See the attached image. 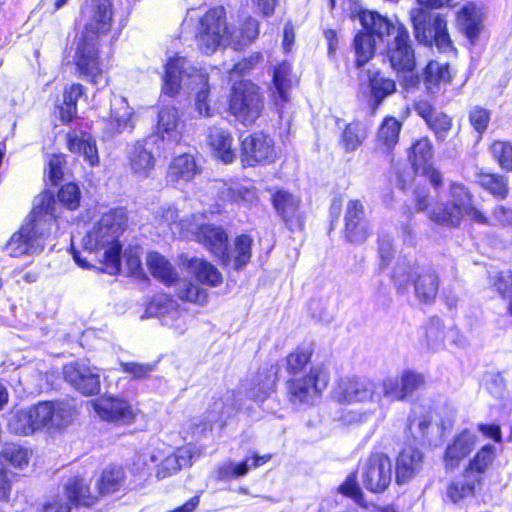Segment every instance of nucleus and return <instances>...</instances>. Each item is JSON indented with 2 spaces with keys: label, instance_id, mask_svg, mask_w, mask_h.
<instances>
[{
  "label": "nucleus",
  "instance_id": "f257e3e1",
  "mask_svg": "<svg viewBox=\"0 0 512 512\" xmlns=\"http://www.w3.org/2000/svg\"><path fill=\"white\" fill-rule=\"evenodd\" d=\"M112 15L110 0H91L86 10L85 30L79 38L74 56L79 73L96 86L107 84L98 60L97 37L110 30Z\"/></svg>",
  "mask_w": 512,
  "mask_h": 512
},
{
  "label": "nucleus",
  "instance_id": "f03ea898",
  "mask_svg": "<svg viewBox=\"0 0 512 512\" xmlns=\"http://www.w3.org/2000/svg\"><path fill=\"white\" fill-rule=\"evenodd\" d=\"M56 216L57 203L53 195L48 192L40 194L35 200L31 219L10 237L4 250L11 257L41 252L44 241L51 234Z\"/></svg>",
  "mask_w": 512,
  "mask_h": 512
},
{
  "label": "nucleus",
  "instance_id": "7ed1b4c3",
  "mask_svg": "<svg viewBox=\"0 0 512 512\" xmlns=\"http://www.w3.org/2000/svg\"><path fill=\"white\" fill-rule=\"evenodd\" d=\"M126 213L122 208L104 213L92 229L83 237V246L93 253L103 270L114 275L121 265V244L118 240L126 225Z\"/></svg>",
  "mask_w": 512,
  "mask_h": 512
},
{
  "label": "nucleus",
  "instance_id": "20e7f679",
  "mask_svg": "<svg viewBox=\"0 0 512 512\" xmlns=\"http://www.w3.org/2000/svg\"><path fill=\"white\" fill-rule=\"evenodd\" d=\"M184 87L197 90L195 110L200 117H210L212 112L208 100L207 73L192 66L186 58H171L165 66L162 90L165 94L173 97Z\"/></svg>",
  "mask_w": 512,
  "mask_h": 512
},
{
  "label": "nucleus",
  "instance_id": "39448f33",
  "mask_svg": "<svg viewBox=\"0 0 512 512\" xmlns=\"http://www.w3.org/2000/svg\"><path fill=\"white\" fill-rule=\"evenodd\" d=\"M464 217L478 224H490L488 217L473 205L472 193L464 185L453 182L449 187L447 203L434 207L429 218L441 225L458 227Z\"/></svg>",
  "mask_w": 512,
  "mask_h": 512
},
{
  "label": "nucleus",
  "instance_id": "423d86ee",
  "mask_svg": "<svg viewBox=\"0 0 512 512\" xmlns=\"http://www.w3.org/2000/svg\"><path fill=\"white\" fill-rule=\"evenodd\" d=\"M392 278L399 289L413 284L416 298L423 303H432L437 296L440 280L436 271L430 267L420 266L407 258H399Z\"/></svg>",
  "mask_w": 512,
  "mask_h": 512
},
{
  "label": "nucleus",
  "instance_id": "0eeeda50",
  "mask_svg": "<svg viewBox=\"0 0 512 512\" xmlns=\"http://www.w3.org/2000/svg\"><path fill=\"white\" fill-rule=\"evenodd\" d=\"M195 39L198 48L207 55L221 46H230L231 31L226 22L224 7H214L200 18Z\"/></svg>",
  "mask_w": 512,
  "mask_h": 512
},
{
  "label": "nucleus",
  "instance_id": "6e6552de",
  "mask_svg": "<svg viewBox=\"0 0 512 512\" xmlns=\"http://www.w3.org/2000/svg\"><path fill=\"white\" fill-rule=\"evenodd\" d=\"M143 463L152 466L155 477L162 480L178 473L184 467L190 466L194 457V451L190 446L173 450L170 447H156L143 454Z\"/></svg>",
  "mask_w": 512,
  "mask_h": 512
},
{
  "label": "nucleus",
  "instance_id": "1a4fd4ad",
  "mask_svg": "<svg viewBox=\"0 0 512 512\" xmlns=\"http://www.w3.org/2000/svg\"><path fill=\"white\" fill-rule=\"evenodd\" d=\"M264 107L263 97L257 85L251 82L235 84L231 93L230 113L244 125L255 122Z\"/></svg>",
  "mask_w": 512,
  "mask_h": 512
},
{
  "label": "nucleus",
  "instance_id": "9d476101",
  "mask_svg": "<svg viewBox=\"0 0 512 512\" xmlns=\"http://www.w3.org/2000/svg\"><path fill=\"white\" fill-rule=\"evenodd\" d=\"M97 499L98 495L90 492L84 479L74 477L66 482L63 495L51 497L41 512H71L72 505L91 506Z\"/></svg>",
  "mask_w": 512,
  "mask_h": 512
},
{
  "label": "nucleus",
  "instance_id": "9b49d317",
  "mask_svg": "<svg viewBox=\"0 0 512 512\" xmlns=\"http://www.w3.org/2000/svg\"><path fill=\"white\" fill-rule=\"evenodd\" d=\"M329 378V370L325 365L312 367L308 375L287 382L290 400L294 404L312 403L327 388Z\"/></svg>",
  "mask_w": 512,
  "mask_h": 512
},
{
  "label": "nucleus",
  "instance_id": "f8f14e48",
  "mask_svg": "<svg viewBox=\"0 0 512 512\" xmlns=\"http://www.w3.org/2000/svg\"><path fill=\"white\" fill-rule=\"evenodd\" d=\"M332 397L340 404L381 403V396L377 394V385L372 380L359 376L340 379L332 391Z\"/></svg>",
  "mask_w": 512,
  "mask_h": 512
},
{
  "label": "nucleus",
  "instance_id": "ddd939ff",
  "mask_svg": "<svg viewBox=\"0 0 512 512\" xmlns=\"http://www.w3.org/2000/svg\"><path fill=\"white\" fill-rule=\"evenodd\" d=\"M446 340L454 346L465 347L467 340L455 327H446L438 317L430 318L419 331V342L428 351L438 352L445 348Z\"/></svg>",
  "mask_w": 512,
  "mask_h": 512
},
{
  "label": "nucleus",
  "instance_id": "4468645a",
  "mask_svg": "<svg viewBox=\"0 0 512 512\" xmlns=\"http://www.w3.org/2000/svg\"><path fill=\"white\" fill-rule=\"evenodd\" d=\"M28 409L37 431L63 428L71 423L74 413L70 405L62 402H39Z\"/></svg>",
  "mask_w": 512,
  "mask_h": 512
},
{
  "label": "nucleus",
  "instance_id": "2eb2a0df",
  "mask_svg": "<svg viewBox=\"0 0 512 512\" xmlns=\"http://www.w3.org/2000/svg\"><path fill=\"white\" fill-rule=\"evenodd\" d=\"M178 225H181L182 229L195 235L197 241L215 254L223 264L229 263L230 255L227 253L228 238L223 229L208 224L197 225L190 223L189 219L181 220Z\"/></svg>",
  "mask_w": 512,
  "mask_h": 512
},
{
  "label": "nucleus",
  "instance_id": "dca6fc26",
  "mask_svg": "<svg viewBox=\"0 0 512 512\" xmlns=\"http://www.w3.org/2000/svg\"><path fill=\"white\" fill-rule=\"evenodd\" d=\"M425 383L424 376L414 371H405L400 376H388L380 385L381 399L389 401H404L422 388Z\"/></svg>",
  "mask_w": 512,
  "mask_h": 512
},
{
  "label": "nucleus",
  "instance_id": "f3484780",
  "mask_svg": "<svg viewBox=\"0 0 512 512\" xmlns=\"http://www.w3.org/2000/svg\"><path fill=\"white\" fill-rule=\"evenodd\" d=\"M392 480V462L383 453L371 455L365 462L362 471V482L366 489L373 493L385 491Z\"/></svg>",
  "mask_w": 512,
  "mask_h": 512
},
{
  "label": "nucleus",
  "instance_id": "a211bd4d",
  "mask_svg": "<svg viewBox=\"0 0 512 512\" xmlns=\"http://www.w3.org/2000/svg\"><path fill=\"white\" fill-rule=\"evenodd\" d=\"M387 59L396 72H411L415 65V54L409 32L403 24H399L397 34L387 48Z\"/></svg>",
  "mask_w": 512,
  "mask_h": 512
},
{
  "label": "nucleus",
  "instance_id": "6ab92c4d",
  "mask_svg": "<svg viewBox=\"0 0 512 512\" xmlns=\"http://www.w3.org/2000/svg\"><path fill=\"white\" fill-rule=\"evenodd\" d=\"M65 380L85 396L96 395L100 391V373L86 361L71 362L64 366Z\"/></svg>",
  "mask_w": 512,
  "mask_h": 512
},
{
  "label": "nucleus",
  "instance_id": "aec40b11",
  "mask_svg": "<svg viewBox=\"0 0 512 512\" xmlns=\"http://www.w3.org/2000/svg\"><path fill=\"white\" fill-rule=\"evenodd\" d=\"M151 316L158 317L162 324L168 326L177 334H183L187 329V315L179 309L178 303L168 295H157L147 308Z\"/></svg>",
  "mask_w": 512,
  "mask_h": 512
},
{
  "label": "nucleus",
  "instance_id": "412c9836",
  "mask_svg": "<svg viewBox=\"0 0 512 512\" xmlns=\"http://www.w3.org/2000/svg\"><path fill=\"white\" fill-rule=\"evenodd\" d=\"M345 238L355 244L365 242L372 234L363 203L360 200L348 201L345 209Z\"/></svg>",
  "mask_w": 512,
  "mask_h": 512
},
{
  "label": "nucleus",
  "instance_id": "4be33fe9",
  "mask_svg": "<svg viewBox=\"0 0 512 512\" xmlns=\"http://www.w3.org/2000/svg\"><path fill=\"white\" fill-rule=\"evenodd\" d=\"M241 146L242 162L247 166L272 161L275 156L273 140L262 132L246 136Z\"/></svg>",
  "mask_w": 512,
  "mask_h": 512
},
{
  "label": "nucleus",
  "instance_id": "5701e85b",
  "mask_svg": "<svg viewBox=\"0 0 512 512\" xmlns=\"http://www.w3.org/2000/svg\"><path fill=\"white\" fill-rule=\"evenodd\" d=\"M272 203L278 216L286 227L291 230H301L304 216L300 210V199L285 190L277 191L272 197Z\"/></svg>",
  "mask_w": 512,
  "mask_h": 512
},
{
  "label": "nucleus",
  "instance_id": "b1692460",
  "mask_svg": "<svg viewBox=\"0 0 512 512\" xmlns=\"http://www.w3.org/2000/svg\"><path fill=\"white\" fill-rule=\"evenodd\" d=\"M96 414L105 421L121 424L132 423L135 412L124 399L115 397H101L93 402Z\"/></svg>",
  "mask_w": 512,
  "mask_h": 512
},
{
  "label": "nucleus",
  "instance_id": "393cba45",
  "mask_svg": "<svg viewBox=\"0 0 512 512\" xmlns=\"http://www.w3.org/2000/svg\"><path fill=\"white\" fill-rule=\"evenodd\" d=\"M133 115L134 110L125 97L113 96L109 116L104 120L107 135L113 137L126 129H133Z\"/></svg>",
  "mask_w": 512,
  "mask_h": 512
},
{
  "label": "nucleus",
  "instance_id": "a878e982",
  "mask_svg": "<svg viewBox=\"0 0 512 512\" xmlns=\"http://www.w3.org/2000/svg\"><path fill=\"white\" fill-rule=\"evenodd\" d=\"M128 165L133 173L139 179H146L152 174L156 159L153 153L146 148L145 142L137 141L129 145L126 149Z\"/></svg>",
  "mask_w": 512,
  "mask_h": 512
},
{
  "label": "nucleus",
  "instance_id": "bb28decb",
  "mask_svg": "<svg viewBox=\"0 0 512 512\" xmlns=\"http://www.w3.org/2000/svg\"><path fill=\"white\" fill-rule=\"evenodd\" d=\"M230 414L225 408L222 399L216 400L205 413L203 418L197 417L190 420L186 427V433L192 438L200 439L211 431L213 423L223 422L226 415Z\"/></svg>",
  "mask_w": 512,
  "mask_h": 512
},
{
  "label": "nucleus",
  "instance_id": "cd10ccee",
  "mask_svg": "<svg viewBox=\"0 0 512 512\" xmlns=\"http://www.w3.org/2000/svg\"><path fill=\"white\" fill-rule=\"evenodd\" d=\"M220 199L224 202L251 206L258 201L256 189L251 185H244L239 182H216Z\"/></svg>",
  "mask_w": 512,
  "mask_h": 512
},
{
  "label": "nucleus",
  "instance_id": "c85d7f7f",
  "mask_svg": "<svg viewBox=\"0 0 512 512\" xmlns=\"http://www.w3.org/2000/svg\"><path fill=\"white\" fill-rule=\"evenodd\" d=\"M423 453L413 447L403 448L396 461V482L405 484L419 473L423 465Z\"/></svg>",
  "mask_w": 512,
  "mask_h": 512
},
{
  "label": "nucleus",
  "instance_id": "c756f323",
  "mask_svg": "<svg viewBox=\"0 0 512 512\" xmlns=\"http://www.w3.org/2000/svg\"><path fill=\"white\" fill-rule=\"evenodd\" d=\"M359 20L366 32L372 35L378 42H385V37L397 34L398 25H395L386 17L374 11H363L359 14Z\"/></svg>",
  "mask_w": 512,
  "mask_h": 512
},
{
  "label": "nucleus",
  "instance_id": "7c9ffc66",
  "mask_svg": "<svg viewBox=\"0 0 512 512\" xmlns=\"http://www.w3.org/2000/svg\"><path fill=\"white\" fill-rule=\"evenodd\" d=\"M66 142L70 152L82 155L91 166L99 164L100 159L96 142L90 134L79 130H72L67 134Z\"/></svg>",
  "mask_w": 512,
  "mask_h": 512
},
{
  "label": "nucleus",
  "instance_id": "2f4dec72",
  "mask_svg": "<svg viewBox=\"0 0 512 512\" xmlns=\"http://www.w3.org/2000/svg\"><path fill=\"white\" fill-rule=\"evenodd\" d=\"M208 145L212 154L225 164L232 163L236 158V150L233 147V137L229 131L212 127L208 135Z\"/></svg>",
  "mask_w": 512,
  "mask_h": 512
},
{
  "label": "nucleus",
  "instance_id": "473e14b6",
  "mask_svg": "<svg viewBox=\"0 0 512 512\" xmlns=\"http://www.w3.org/2000/svg\"><path fill=\"white\" fill-rule=\"evenodd\" d=\"M183 124L178 110L173 106H164L158 113L157 131L163 140L179 142Z\"/></svg>",
  "mask_w": 512,
  "mask_h": 512
},
{
  "label": "nucleus",
  "instance_id": "72a5a7b5",
  "mask_svg": "<svg viewBox=\"0 0 512 512\" xmlns=\"http://www.w3.org/2000/svg\"><path fill=\"white\" fill-rule=\"evenodd\" d=\"M476 435L470 431H463L459 434L451 444H449L445 451V462L449 467H456L459 463L468 456L476 445Z\"/></svg>",
  "mask_w": 512,
  "mask_h": 512
},
{
  "label": "nucleus",
  "instance_id": "f704fd0d",
  "mask_svg": "<svg viewBox=\"0 0 512 512\" xmlns=\"http://www.w3.org/2000/svg\"><path fill=\"white\" fill-rule=\"evenodd\" d=\"M452 80V73L447 63L430 61L424 69V85L428 93L436 94L442 86L448 85Z\"/></svg>",
  "mask_w": 512,
  "mask_h": 512
},
{
  "label": "nucleus",
  "instance_id": "c9c22d12",
  "mask_svg": "<svg viewBox=\"0 0 512 512\" xmlns=\"http://www.w3.org/2000/svg\"><path fill=\"white\" fill-rule=\"evenodd\" d=\"M197 173L195 160L190 154H182L173 159L167 172V180L177 186L193 179Z\"/></svg>",
  "mask_w": 512,
  "mask_h": 512
},
{
  "label": "nucleus",
  "instance_id": "e433bc0d",
  "mask_svg": "<svg viewBox=\"0 0 512 512\" xmlns=\"http://www.w3.org/2000/svg\"><path fill=\"white\" fill-rule=\"evenodd\" d=\"M270 459L271 455L266 454L262 456L254 455L251 459H246L241 463H234L231 461L225 462L218 468V478L220 480H227L243 476L250 468H257L268 462Z\"/></svg>",
  "mask_w": 512,
  "mask_h": 512
},
{
  "label": "nucleus",
  "instance_id": "4c0bfd02",
  "mask_svg": "<svg viewBox=\"0 0 512 512\" xmlns=\"http://www.w3.org/2000/svg\"><path fill=\"white\" fill-rule=\"evenodd\" d=\"M184 265L203 284L217 286L222 282L218 269L204 259L194 257L184 262Z\"/></svg>",
  "mask_w": 512,
  "mask_h": 512
},
{
  "label": "nucleus",
  "instance_id": "58836bf2",
  "mask_svg": "<svg viewBox=\"0 0 512 512\" xmlns=\"http://www.w3.org/2000/svg\"><path fill=\"white\" fill-rule=\"evenodd\" d=\"M457 21L467 38L473 43L479 35L481 28V12L472 3L463 6L457 16Z\"/></svg>",
  "mask_w": 512,
  "mask_h": 512
},
{
  "label": "nucleus",
  "instance_id": "ea45409f",
  "mask_svg": "<svg viewBox=\"0 0 512 512\" xmlns=\"http://www.w3.org/2000/svg\"><path fill=\"white\" fill-rule=\"evenodd\" d=\"M146 265L150 273L166 285H171L177 280V272L161 254L150 252L146 257Z\"/></svg>",
  "mask_w": 512,
  "mask_h": 512
},
{
  "label": "nucleus",
  "instance_id": "a19ab883",
  "mask_svg": "<svg viewBox=\"0 0 512 512\" xmlns=\"http://www.w3.org/2000/svg\"><path fill=\"white\" fill-rule=\"evenodd\" d=\"M291 86V66L286 62H282L274 68L273 72V98L276 105L288 101V93Z\"/></svg>",
  "mask_w": 512,
  "mask_h": 512
},
{
  "label": "nucleus",
  "instance_id": "79ce46f5",
  "mask_svg": "<svg viewBox=\"0 0 512 512\" xmlns=\"http://www.w3.org/2000/svg\"><path fill=\"white\" fill-rule=\"evenodd\" d=\"M369 88L372 101L379 106L385 98L395 93L396 82L379 71H369Z\"/></svg>",
  "mask_w": 512,
  "mask_h": 512
},
{
  "label": "nucleus",
  "instance_id": "37998d69",
  "mask_svg": "<svg viewBox=\"0 0 512 512\" xmlns=\"http://www.w3.org/2000/svg\"><path fill=\"white\" fill-rule=\"evenodd\" d=\"M427 35L430 36L428 41H419L427 46L435 44L440 51L447 52L452 49V42L447 31V22L439 14L433 17L431 28L428 29Z\"/></svg>",
  "mask_w": 512,
  "mask_h": 512
},
{
  "label": "nucleus",
  "instance_id": "c03bdc74",
  "mask_svg": "<svg viewBox=\"0 0 512 512\" xmlns=\"http://www.w3.org/2000/svg\"><path fill=\"white\" fill-rule=\"evenodd\" d=\"M259 35V23L256 19L248 17L238 31H231L230 46L234 50H241L250 45Z\"/></svg>",
  "mask_w": 512,
  "mask_h": 512
},
{
  "label": "nucleus",
  "instance_id": "a18cd8bd",
  "mask_svg": "<svg viewBox=\"0 0 512 512\" xmlns=\"http://www.w3.org/2000/svg\"><path fill=\"white\" fill-rule=\"evenodd\" d=\"M496 457V448L492 444H486L477 451L465 469L466 475L478 476L484 474L492 465Z\"/></svg>",
  "mask_w": 512,
  "mask_h": 512
},
{
  "label": "nucleus",
  "instance_id": "49530a36",
  "mask_svg": "<svg viewBox=\"0 0 512 512\" xmlns=\"http://www.w3.org/2000/svg\"><path fill=\"white\" fill-rule=\"evenodd\" d=\"M124 480V471L121 467L106 468L96 482L99 495L112 494L120 490Z\"/></svg>",
  "mask_w": 512,
  "mask_h": 512
},
{
  "label": "nucleus",
  "instance_id": "de8ad7c7",
  "mask_svg": "<svg viewBox=\"0 0 512 512\" xmlns=\"http://www.w3.org/2000/svg\"><path fill=\"white\" fill-rule=\"evenodd\" d=\"M478 476H468L466 472L463 479L454 481L447 487V496L453 503H458L464 498L473 495L476 485L480 484Z\"/></svg>",
  "mask_w": 512,
  "mask_h": 512
},
{
  "label": "nucleus",
  "instance_id": "09e8293b",
  "mask_svg": "<svg viewBox=\"0 0 512 512\" xmlns=\"http://www.w3.org/2000/svg\"><path fill=\"white\" fill-rule=\"evenodd\" d=\"M491 287L508 302L507 312L512 315V270L497 271L489 276Z\"/></svg>",
  "mask_w": 512,
  "mask_h": 512
},
{
  "label": "nucleus",
  "instance_id": "8fccbe9b",
  "mask_svg": "<svg viewBox=\"0 0 512 512\" xmlns=\"http://www.w3.org/2000/svg\"><path fill=\"white\" fill-rule=\"evenodd\" d=\"M430 8L424 6L413 8L410 11V18L413 24L414 35L417 41H428L430 36L427 35L428 29L432 26V14Z\"/></svg>",
  "mask_w": 512,
  "mask_h": 512
},
{
  "label": "nucleus",
  "instance_id": "3c124183",
  "mask_svg": "<svg viewBox=\"0 0 512 512\" xmlns=\"http://www.w3.org/2000/svg\"><path fill=\"white\" fill-rule=\"evenodd\" d=\"M84 93L81 84L75 83L65 88L63 92V105L60 106V118L63 122L71 121L77 113V101Z\"/></svg>",
  "mask_w": 512,
  "mask_h": 512
},
{
  "label": "nucleus",
  "instance_id": "603ef678",
  "mask_svg": "<svg viewBox=\"0 0 512 512\" xmlns=\"http://www.w3.org/2000/svg\"><path fill=\"white\" fill-rule=\"evenodd\" d=\"M400 130L401 123L396 118L386 117L378 129V144L386 150H390L397 144Z\"/></svg>",
  "mask_w": 512,
  "mask_h": 512
},
{
  "label": "nucleus",
  "instance_id": "864d4df0",
  "mask_svg": "<svg viewBox=\"0 0 512 512\" xmlns=\"http://www.w3.org/2000/svg\"><path fill=\"white\" fill-rule=\"evenodd\" d=\"M432 145L427 138H422L416 141L409 155L411 163L416 172H420L423 169H427L428 166L432 165Z\"/></svg>",
  "mask_w": 512,
  "mask_h": 512
},
{
  "label": "nucleus",
  "instance_id": "5fc2aeb1",
  "mask_svg": "<svg viewBox=\"0 0 512 512\" xmlns=\"http://www.w3.org/2000/svg\"><path fill=\"white\" fill-rule=\"evenodd\" d=\"M378 41L372 35L358 32L354 38V50L356 53L357 67L364 66L375 53Z\"/></svg>",
  "mask_w": 512,
  "mask_h": 512
},
{
  "label": "nucleus",
  "instance_id": "6e6d98bb",
  "mask_svg": "<svg viewBox=\"0 0 512 512\" xmlns=\"http://www.w3.org/2000/svg\"><path fill=\"white\" fill-rule=\"evenodd\" d=\"M477 182L497 198L505 199L508 195V181L504 176L480 172L477 174Z\"/></svg>",
  "mask_w": 512,
  "mask_h": 512
},
{
  "label": "nucleus",
  "instance_id": "4d7b16f0",
  "mask_svg": "<svg viewBox=\"0 0 512 512\" xmlns=\"http://www.w3.org/2000/svg\"><path fill=\"white\" fill-rule=\"evenodd\" d=\"M32 418L29 409L16 411L8 421L9 431L21 436L32 435L37 431Z\"/></svg>",
  "mask_w": 512,
  "mask_h": 512
},
{
  "label": "nucleus",
  "instance_id": "13d9d810",
  "mask_svg": "<svg viewBox=\"0 0 512 512\" xmlns=\"http://www.w3.org/2000/svg\"><path fill=\"white\" fill-rule=\"evenodd\" d=\"M274 381L267 374L257 375L246 389V396L254 402H263L270 394Z\"/></svg>",
  "mask_w": 512,
  "mask_h": 512
},
{
  "label": "nucleus",
  "instance_id": "bf43d9fd",
  "mask_svg": "<svg viewBox=\"0 0 512 512\" xmlns=\"http://www.w3.org/2000/svg\"><path fill=\"white\" fill-rule=\"evenodd\" d=\"M366 138V131L364 127L358 123L353 122L346 126L342 133V144L346 151H355Z\"/></svg>",
  "mask_w": 512,
  "mask_h": 512
},
{
  "label": "nucleus",
  "instance_id": "052dcab7",
  "mask_svg": "<svg viewBox=\"0 0 512 512\" xmlns=\"http://www.w3.org/2000/svg\"><path fill=\"white\" fill-rule=\"evenodd\" d=\"M176 294L182 300L201 305L207 300V292L205 289L186 280L177 284Z\"/></svg>",
  "mask_w": 512,
  "mask_h": 512
},
{
  "label": "nucleus",
  "instance_id": "680f3d73",
  "mask_svg": "<svg viewBox=\"0 0 512 512\" xmlns=\"http://www.w3.org/2000/svg\"><path fill=\"white\" fill-rule=\"evenodd\" d=\"M252 239L247 235H240L234 242V267L240 269L245 266L251 258Z\"/></svg>",
  "mask_w": 512,
  "mask_h": 512
},
{
  "label": "nucleus",
  "instance_id": "e2e57ef3",
  "mask_svg": "<svg viewBox=\"0 0 512 512\" xmlns=\"http://www.w3.org/2000/svg\"><path fill=\"white\" fill-rule=\"evenodd\" d=\"M312 352L309 348H297L286 357V369L291 374H297L309 363Z\"/></svg>",
  "mask_w": 512,
  "mask_h": 512
},
{
  "label": "nucleus",
  "instance_id": "0e129e2a",
  "mask_svg": "<svg viewBox=\"0 0 512 512\" xmlns=\"http://www.w3.org/2000/svg\"><path fill=\"white\" fill-rule=\"evenodd\" d=\"M493 158L501 168L512 171V145L505 141H494L491 145Z\"/></svg>",
  "mask_w": 512,
  "mask_h": 512
},
{
  "label": "nucleus",
  "instance_id": "69168bd1",
  "mask_svg": "<svg viewBox=\"0 0 512 512\" xmlns=\"http://www.w3.org/2000/svg\"><path fill=\"white\" fill-rule=\"evenodd\" d=\"M80 198L81 192L75 183H67L58 192L59 201L70 210H74L79 206Z\"/></svg>",
  "mask_w": 512,
  "mask_h": 512
},
{
  "label": "nucleus",
  "instance_id": "338daca9",
  "mask_svg": "<svg viewBox=\"0 0 512 512\" xmlns=\"http://www.w3.org/2000/svg\"><path fill=\"white\" fill-rule=\"evenodd\" d=\"M3 457L6 461L10 462L11 465L20 469L27 466L29 462L28 451L14 444L5 447Z\"/></svg>",
  "mask_w": 512,
  "mask_h": 512
},
{
  "label": "nucleus",
  "instance_id": "774afa93",
  "mask_svg": "<svg viewBox=\"0 0 512 512\" xmlns=\"http://www.w3.org/2000/svg\"><path fill=\"white\" fill-rule=\"evenodd\" d=\"M426 124L435 132L440 140H444L452 128L451 118L442 112H437Z\"/></svg>",
  "mask_w": 512,
  "mask_h": 512
}]
</instances>
